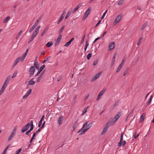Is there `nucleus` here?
Segmentation results:
<instances>
[{
	"label": "nucleus",
	"instance_id": "1",
	"mask_svg": "<svg viewBox=\"0 0 154 154\" xmlns=\"http://www.w3.org/2000/svg\"><path fill=\"white\" fill-rule=\"evenodd\" d=\"M9 80L8 78H7L5 80L2 86V87L0 90V95H1L3 93L5 89L6 88L8 84Z\"/></svg>",
	"mask_w": 154,
	"mask_h": 154
},
{
	"label": "nucleus",
	"instance_id": "2",
	"mask_svg": "<svg viewBox=\"0 0 154 154\" xmlns=\"http://www.w3.org/2000/svg\"><path fill=\"white\" fill-rule=\"evenodd\" d=\"M122 18V16L121 15L119 14L118 15L114 20L112 23V26H116L117 23L120 21Z\"/></svg>",
	"mask_w": 154,
	"mask_h": 154
},
{
	"label": "nucleus",
	"instance_id": "3",
	"mask_svg": "<svg viewBox=\"0 0 154 154\" xmlns=\"http://www.w3.org/2000/svg\"><path fill=\"white\" fill-rule=\"evenodd\" d=\"M92 124V122H91L88 124L85 127V128L79 134L82 135L84 134L87 130H88L91 127Z\"/></svg>",
	"mask_w": 154,
	"mask_h": 154
},
{
	"label": "nucleus",
	"instance_id": "4",
	"mask_svg": "<svg viewBox=\"0 0 154 154\" xmlns=\"http://www.w3.org/2000/svg\"><path fill=\"white\" fill-rule=\"evenodd\" d=\"M91 10V7H89L88 8L87 10L85 12L84 15L82 18V20H85L88 17V15L90 14Z\"/></svg>",
	"mask_w": 154,
	"mask_h": 154
},
{
	"label": "nucleus",
	"instance_id": "5",
	"mask_svg": "<svg viewBox=\"0 0 154 154\" xmlns=\"http://www.w3.org/2000/svg\"><path fill=\"white\" fill-rule=\"evenodd\" d=\"M40 28V26H38L32 32L31 36L35 38L39 32V29Z\"/></svg>",
	"mask_w": 154,
	"mask_h": 154
},
{
	"label": "nucleus",
	"instance_id": "6",
	"mask_svg": "<svg viewBox=\"0 0 154 154\" xmlns=\"http://www.w3.org/2000/svg\"><path fill=\"white\" fill-rule=\"evenodd\" d=\"M35 68L34 66H32L30 67L29 71V76L33 75L35 72Z\"/></svg>",
	"mask_w": 154,
	"mask_h": 154
},
{
	"label": "nucleus",
	"instance_id": "7",
	"mask_svg": "<svg viewBox=\"0 0 154 154\" xmlns=\"http://www.w3.org/2000/svg\"><path fill=\"white\" fill-rule=\"evenodd\" d=\"M30 126L29 123L26 125L23 126V128L21 130V131L22 133H24L27 130Z\"/></svg>",
	"mask_w": 154,
	"mask_h": 154
},
{
	"label": "nucleus",
	"instance_id": "8",
	"mask_svg": "<svg viewBox=\"0 0 154 154\" xmlns=\"http://www.w3.org/2000/svg\"><path fill=\"white\" fill-rule=\"evenodd\" d=\"M116 122V120H115V119L113 118H111L108 122L107 124V125L109 124L110 125H113Z\"/></svg>",
	"mask_w": 154,
	"mask_h": 154
},
{
	"label": "nucleus",
	"instance_id": "9",
	"mask_svg": "<svg viewBox=\"0 0 154 154\" xmlns=\"http://www.w3.org/2000/svg\"><path fill=\"white\" fill-rule=\"evenodd\" d=\"M101 74V72H100L95 75L94 76L92 79L91 81L94 82L96 80V79L100 77Z\"/></svg>",
	"mask_w": 154,
	"mask_h": 154
},
{
	"label": "nucleus",
	"instance_id": "10",
	"mask_svg": "<svg viewBox=\"0 0 154 154\" xmlns=\"http://www.w3.org/2000/svg\"><path fill=\"white\" fill-rule=\"evenodd\" d=\"M115 48V43L114 42H112L110 43L109 46L108 50H111L114 49Z\"/></svg>",
	"mask_w": 154,
	"mask_h": 154
},
{
	"label": "nucleus",
	"instance_id": "11",
	"mask_svg": "<svg viewBox=\"0 0 154 154\" xmlns=\"http://www.w3.org/2000/svg\"><path fill=\"white\" fill-rule=\"evenodd\" d=\"M89 122V121H87L85 122L83 124V125L82 126V128L80 129L77 132L78 133H79L81 131H82L84 129V128L85 127V126L86 125L88 124V123Z\"/></svg>",
	"mask_w": 154,
	"mask_h": 154
},
{
	"label": "nucleus",
	"instance_id": "12",
	"mask_svg": "<svg viewBox=\"0 0 154 154\" xmlns=\"http://www.w3.org/2000/svg\"><path fill=\"white\" fill-rule=\"evenodd\" d=\"M89 122V121H87L85 122L83 124V125L82 126V128L80 129L77 132L78 133H79L81 131H82L84 129V128L85 127V126L86 125L88 124V123Z\"/></svg>",
	"mask_w": 154,
	"mask_h": 154
},
{
	"label": "nucleus",
	"instance_id": "13",
	"mask_svg": "<svg viewBox=\"0 0 154 154\" xmlns=\"http://www.w3.org/2000/svg\"><path fill=\"white\" fill-rule=\"evenodd\" d=\"M89 122V121H87L85 122L83 124V125L82 126V128L80 129L77 132L78 133H79L81 131H82L84 129V128L85 127V126L86 125L88 124V123Z\"/></svg>",
	"mask_w": 154,
	"mask_h": 154
},
{
	"label": "nucleus",
	"instance_id": "14",
	"mask_svg": "<svg viewBox=\"0 0 154 154\" xmlns=\"http://www.w3.org/2000/svg\"><path fill=\"white\" fill-rule=\"evenodd\" d=\"M32 89H30L28 91L26 94L23 96V99L26 98L31 93Z\"/></svg>",
	"mask_w": 154,
	"mask_h": 154
},
{
	"label": "nucleus",
	"instance_id": "15",
	"mask_svg": "<svg viewBox=\"0 0 154 154\" xmlns=\"http://www.w3.org/2000/svg\"><path fill=\"white\" fill-rule=\"evenodd\" d=\"M108 125L106 124L105 127L103 129V130L101 132V134L102 135L104 134L107 131L108 128Z\"/></svg>",
	"mask_w": 154,
	"mask_h": 154
},
{
	"label": "nucleus",
	"instance_id": "16",
	"mask_svg": "<svg viewBox=\"0 0 154 154\" xmlns=\"http://www.w3.org/2000/svg\"><path fill=\"white\" fill-rule=\"evenodd\" d=\"M63 117L62 116H60L57 121V123L59 125L61 124L63 121Z\"/></svg>",
	"mask_w": 154,
	"mask_h": 154
},
{
	"label": "nucleus",
	"instance_id": "17",
	"mask_svg": "<svg viewBox=\"0 0 154 154\" xmlns=\"http://www.w3.org/2000/svg\"><path fill=\"white\" fill-rule=\"evenodd\" d=\"M81 6L82 4L81 3L79 4L72 11V13H74L76 12L79 8Z\"/></svg>",
	"mask_w": 154,
	"mask_h": 154
},
{
	"label": "nucleus",
	"instance_id": "18",
	"mask_svg": "<svg viewBox=\"0 0 154 154\" xmlns=\"http://www.w3.org/2000/svg\"><path fill=\"white\" fill-rule=\"evenodd\" d=\"M15 135V133H14L13 132H11L8 137V141H10L11 140L13 139L14 136Z\"/></svg>",
	"mask_w": 154,
	"mask_h": 154
},
{
	"label": "nucleus",
	"instance_id": "19",
	"mask_svg": "<svg viewBox=\"0 0 154 154\" xmlns=\"http://www.w3.org/2000/svg\"><path fill=\"white\" fill-rule=\"evenodd\" d=\"M120 142V141L118 143V146H124L125 144H126V142L125 140L124 141H121V142Z\"/></svg>",
	"mask_w": 154,
	"mask_h": 154
},
{
	"label": "nucleus",
	"instance_id": "20",
	"mask_svg": "<svg viewBox=\"0 0 154 154\" xmlns=\"http://www.w3.org/2000/svg\"><path fill=\"white\" fill-rule=\"evenodd\" d=\"M34 78L31 79L29 82L28 85H33L35 84V82L33 81Z\"/></svg>",
	"mask_w": 154,
	"mask_h": 154
},
{
	"label": "nucleus",
	"instance_id": "21",
	"mask_svg": "<svg viewBox=\"0 0 154 154\" xmlns=\"http://www.w3.org/2000/svg\"><path fill=\"white\" fill-rule=\"evenodd\" d=\"M41 18H39L35 22V23H34V24L33 26H34L35 27H36V26L38 25L39 23V22L41 21Z\"/></svg>",
	"mask_w": 154,
	"mask_h": 154
},
{
	"label": "nucleus",
	"instance_id": "22",
	"mask_svg": "<svg viewBox=\"0 0 154 154\" xmlns=\"http://www.w3.org/2000/svg\"><path fill=\"white\" fill-rule=\"evenodd\" d=\"M148 25V23L147 22H146L142 26L141 28V30H142L144 29Z\"/></svg>",
	"mask_w": 154,
	"mask_h": 154
},
{
	"label": "nucleus",
	"instance_id": "23",
	"mask_svg": "<svg viewBox=\"0 0 154 154\" xmlns=\"http://www.w3.org/2000/svg\"><path fill=\"white\" fill-rule=\"evenodd\" d=\"M121 116V113L120 112H119L117 115H116L113 118L115 119V120H116V121Z\"/></svg>",
	"mask_w": 154,
	"mask_h": 154
},
{
	"label": "nucleus",
	"instance_id": "24",
	"mask_svg": "<svg viewBox=\"0 0 154 154\" xmlns=\"http://www.w3.org/2000/svg\"><path fill=\"white\" fill-rule=\"evenodd\" d=\"M43 75L44 74L43 73V72H42L40 74V75L39 76V77H38V79H37V82H38L41 81V79H42L43 76Z\"/></svg>",
	"mask_w": 154,
	"mask_h": 154
},
{
	"label": "nucleus",
	"instance_id": "25",
	"mask_svg": "<svg viewBox=\"0 0 154 154\" xmlns=\"http://www.w3.org/2000/svg\"><path fill=\"white\" fill-rule=\"evenodd\" d=\"M116 53H115L113 54V56L112 57V62H111V65L112 66H113L115 63V58H116Z\"/></svg>",
	"mask_w": 154,
	"mask_h": 154
},
{
	"label": "nucleus",
	"instance_id": "26",
	"mask_svg": "<svg viewBox=\"0 0 154 154\" xmlns=\"http://www.w3.org/2000/svg\"><path fill=\"white\" fill-rule=\"evenodd\" d=\"M25 57L23 55V56L22 57H18L17 58L19 60V61H20L21 62H23L24 60Z\"/></svg>",
	"mask_w": 154,
	"mask_h": 154
},
{
	"label": "nucleus",
	"instance_id": "27",
	"mask_svg": "<svg viewBox=\"0 0 154 154\" xmlns=\"http://www.w3.org/2000/svg\"><path fill=\"white\" fill-rule=\"evenodd\" d=\"M78 126V123L77 120L74 123V125L72 126V128L73 129H76Z\"/></svg>",
	"mask_w": 154,
	"mask_h": 154
},
{
	"label": "nucleus",
	"instance_id": "28",
	"mask_svg": "<svg viewBox=\"0 0 154 154\" xmlns=\"http://www.w3.org/2000/svg\"><path fill=\"white\" fill-rule=\"evenodd\" d=\"M19 60L17 58L15 60L13 64V67H14L19 62Z\"/></svg>",
	"mask_w": 154,
	"mask_h": 154
},
{
	"label": "nucleus",
	"instance_id": "29",
	"mask_svg": "<svg viewBox=\"0 0 154 154\" xmlns=\"http://www.w3.org/2000/svg\"><path fill=\"white\" fill-rule=\"evenodd\" d=\"M10 19V17L9 16H8L5 18L3 20V23H7L8 21Z\"/></svg>",
	"mask_w": 154,
	"mask_h": 154
},
{
	"label": "nucleus",
	"instance_id": "30",
	"mask_svg": "<svg viewBox=\"0 0 154 154\" xmlns=\"http://www.w3.org/2000/svg\"><path fill=\"white\" fill-rule=\"evenodd\" d=\"M145 116V114L143 113L140 116V121H143L144 120Z\"/></svg>",
	"mask_w": 154,
	"mask_h": 154
},
{
	"label": "nucleus",
	"instance_id": "31",
	"mask_svg": "<svg viewBox=\"0 0 154 154\" xmlns=\"http://www.w3.org/2000/svg\"><path fill=\"white\" fill-rule=\"evenodd\" d=\"M33 121H32L30 123V128L29 129V130L31 131L33 129Z\"/></svg>",
	"mask_w": 154,
	"mask_h": 154
},
{
	"label": "nucleus",
	"instance_id": "32",
	"mask_svg": "<svg viewBox=\"0 0 154 154\" xmlns=\"http://www.w3.org/2000/svg\"><path fill=\"white\" fill-rule=\"evenodd\" d=\"M64 28V26H63L61 28L59 29L58 31V34H60L63 30Z\"/></svg>",
	"mask_w": 154,
	"mask_h": 154
},
{
	"label": "nucleus",
	"instance_id": "33",
	"mask_svg": "<svg viewBox=\"0 0 154 154\" xmlns=\"http://www.w3.org/2000/svg\"><path fill=\"white\" fill-rule=\"evenodd\" d=\"M71 14V11H69L67 13V14L66 15V16L65 17V19H67L69 17Z\"/></svg>",
	"mask_w": 154,
	"mask_h": 154
},
{
	"label": "nucleus",
	"instance_id": "34",
	"mask_svg": "<svg viewBox=\"0 0 154 154\" xmlns=\"http://www.w3.org/2000/svg\"><path fill=\"white\" fill-rule=\"evenodd\" d=\"M53 45V43L51 42H49L47 43L46 45L48 47H49Z\"/></svg>",
	"mask_w": 154,
	"mask_h": 154
},
{
	"label": "nucleus",
	"instance_id": "35",
	"mask_svg": "<svg viewBox=\"0 0 154 154\" xmlns=\"http://www.w3.org/2000/svg\"><path fill=\"white\" fill-rule=\"evenodd\" d=\"M152 97H153V96L152 95H151L147 103V104L148 105H149L150 104L151 101H152Z\"/></svg>",
	"mask_w": 154,
	"mask_h": 154
},
{
	"label": "nucleus",
	"instance_id": "36",
	"mask_svg": "<svg viewBox=\"0 0 154 154\" xmlns=\"http://www.w3.org/2000/svg\"><path fill=\"white\" fill-rule=\"evenodd\" d=\"M88 106L87 108H85L83 110L82 115H83L88 110Z\"/></svg>",
	"mask_w": 154,
	"mask_h": 154
},
{
	"label": "nucleus",
	"instance_id": "37",
	"mask_svg": "<svg viewBox=\"0 0 154 154\" xmlns=\"http://www.w3.org/2000/svg\"><path fill=\"white\" fill-rule=\"evenodd\" d=\"M105 91H106V89H103L99 93V94L101 96L104 93Z\"/></svg>",
	"mask_w": 154,
	"mask_h": 154
},
{
	"label": "nucleus",
	"instance_id": "38",
	"mask_svg": "<svg viewBox=\"0 0 154 154\" xmlns=\"http://www.w3.org/2000/svg\"><path fill=\"white\" fill-rule=\"evenodd\" d=\"M65 14L66 12L65 11H63L62 13V14L60 18L63 20V17H64Z\"/></svg>",
	"mask_w": 154,
	"mask_h": 154
},
{
	"label": "nucleus",
	"instance_id": "39",
	"mask_svg": "<svg viewBox=\"0 0 154 154\" xmlns=\"http://www.w3.org/2000/svg\"><path fill=\"white\" fill-rule=\"evenodd\" d=\"M123 66L121 64H120L119 66L118 67V68L116 70V72H119V71L122 68V67Z\"/></svg>",
	"mask_w": 154,
	"mask_h": 154
},
{
	"label": "nucleus",
	"instance_id": "40",
	"mask_svg": "<svg viewBox=\"0 0 154 154\" xmlns=\"http://www.w3.org/2000/svg\"><path fill=\"white\" fill-rule=\"evenodd\" d=\"M22 30H20L18 33V34H17V35L16 36V39H17L20 36V35H21V34L22 33Z\"/></svg>",
	"mask_w": 154,
	"mask_h": 154
},
{
	"label": "nucleus",
	"instance_id": "41",
	"mask_svg": "<svg viewBox=\"0 0 154 154\" xmlns=\"http://www.w3.org/2000/svg\"><path fill=\"white\" fill-rule=\"evenodd\" d=\"M62 38V35H60L59 37H58V38H57L56 41H57L58 42H60Z\"/></svg>",
	"mask_w": 154,
	"mask_h": 154
},
{
	"label": "nucleus",
	"instance_id": "42",
	"mask_svg": "<svg viewBox=\"0 0 154 154\" xmlns=\"http://www.w3.org/2000/svg\"><path fill=\"white\" fill-rule=\"evenodd\" d=\"M88 45H89V43L87 41H86V44H85V48H84V49H85V51H86V49H87Z\"/></svg>",
	"mask_w": 154,
	"mask_h": 154
},
{
	"label": "nucleus",
	"instance_id": "43",
	"mask_svg": "<svg viewBox=\"0 0 154 154\" xmlns=\"http://www.w3.org/2000/svg\"><path fill=\"white\" fill-rule=\"evenodd\" d=\"M133 111H131V112H130L129 113L128 115V116H127L126 118V119H125V121H127V120L128 119L129 117L133 113Z\"/></svg>",
	"mask_w": 154,
	"mask_h": 154
},
{
	"label": "nucleus",
	"instance_id": "44",
	"mask_svg": "<svg viewBox=\"0 0 154 154\" xmlns=\"http://www.w3.org/2000/svg\"><path fill=\"white\" fill-rule=\"evenodd\" d=\"M35 28V27L33 25L29 29V32L30 33Z\"/></svg>",
	"mask_w": 154,
	"mask_h": 154
},
{
	"label": "nucleus",
	"instance_id": "45",
	"mask_svg": "<svg viewBox=\"0 0 154 154\" xmlns=\"http://www.w3.org/2000/svg\"><path fill=\"white\" fill-rule=\"evenodd\" d=\"M17 71H15L14 73H13V75H12V78H13L14 77H15L16 75H17Z\"/></svg>",
	"mask_w": 154,
	"mask_h": 154
},
{
	"label": "nucleus",
	"instance_id": "46",
	"mask_svg": "<svg viewBox=\"0 0 154 154\" xmlns=\"http://www.w3.org/2000/svg\"><path fill=\"white\" fill-rule=\"evenodd\" d=\"M126 60V57L124 58L123 59H122V62H121L120 64L122 65L123 66Z\"/></svg>",
	"mask_w": 154,
	"mask_h": 154
},
{
	"label": "nucleus",
	"instance_id": "47",
	"mask_svg": "<svg viewBox=\"0 0 154 154\" xmlns=\"http://www.w3.org/2000/svg\"><path fill=\"white\" fill-rule=\"evenodd\" d=\"M48 30V29H45L43 31L42 34H41V36H42L44 34H45V33L46 32V31H47Z\"/></svg>",
	"mask_w": 154,
	"mask_h": 154
},
{
	"label": "nucleus",
	"instance_id": "48",
	"mask_svg": "<svg viewBox=\"0 0 154 154\" xmlns=\"http://www.w3.org/2000/svg\"><path fill=\"white\" fill-rule=\"evenodd\" d=\"M124 0H120L118 2V4L119 5H121L123 4Z\"/></svg>",
	"mask_w": 154,
	"mask_h": 154
},
{
	"label": "nucleus",
	"instance_id": "49",
	"mask_svg": "<svg viewBox=\"0 0 154 154\" xmlns=\"http://www.w3.org/2000/svg\"><path fill=\"white\" fill-rule=\"evenodd\" d=\"M9 147V146H8L4 150V151L2 153V154H6V152H7V150L8 149Z\"/></svg>",
	"mask_w": 154,
	"mask_h": 154
},
{
	"label": "nucleus",
	"instance_id": "50",
	"mask_svg": "<svg viewBox=\"0 0 154 154\" xmlns=\"http://www.w3.org/2000/svg\"><path fill=\"white\" fill-rule=\"evenodd\" d=\"M91 57V53H89L88 54L87 56V59L88 60H89L90 59V58Z\"/></svg>",
	"mask_w": 154,
	"mask_h": 154
},
{
	"label": "nucleus",
	"instance_id": "51",
	"mask_svg": "<svg viewBox=\"0 0 154 154\" xmlns=\"http://www.w3.org/2000/svg\"><path fill=\"white\" fill-rule=\"evenodd\" d=\"M34 38L31 36V37L30 38L29 41V43L31 42L34 39Z\"/></svg>",
	"mask_w": 154,
	"mask_h": 154
},
{
	"label": "nucleus",
	"instance_id": "52",
	"mask_svg": "<svg viewBox=\"0 0 154 154\" xmlns=\"http://www.w3.org/2000/svg\"><path fill=\"white\" fill-rule=\"evenodd\" d=\"M71 44L70 42L69 41L68 42H66L64 45V46L66 47H67L68 46Z\"/></svg>",
	"mask_w": 154,
	"mask_h": 154
},
{
	"label": "nucleus",
	"instance_id": "53",
	"mask_svg": "<svg viewBox=\"0 0 154 154\" xmlns=\"http://www.w3.org/2000/svg\"><path fill=\"white\" fill-rule=\"evenodd\" d=\"M124 133H122L121 134V138H120V142H121V141H123V137Z\"/></svg>",
	"mask_w": 154,
	"mask_h": 154
},
{
	"label": "nucleus",
	"instance_id": "54",
	"mask_svg": "<svg viewBox=\"0 0 154 154\" xmlns=\"http://www.w3.org/2000/svg\"><path fill=\"white\" fill-rule=\"evenodd\" d=\"M28 51V49H27L25 53L23 54V55L25 57H26Z\"/></svg>",
	"mask_w": 154,
	"mask_h": 154
},
{
	"label": "nucleus",
	"instance_id": "55",
	"mask_svg": "<svg viewBox=\"0 0 154 154\" xmlns=\"http://www.w3.org/2000/svg\"><path fill=\"white\" fill-rule=\"evenodd\" d=\"M43 120H40V121H39V122H38V127H40L42 123V121Z\"/></svg>",
	"mask_w": 154,
	"mask_h": 154
},
{
	"label": "nucleus",
	"instance_id": "56",
	"mask_svg": "<svg viewBox=\"0 0 154 154\" xmlns=\"http://www.w3.org/2000/svg\"><path fill=\"white\" fill-rule=\"evenodd\" d=\"M107 32L106 31H104L103 33L102 34V35L100 37V38H102L104 36V35Z\"/></svg>",
	"mask_w": 154,
	"mask_h": 154
},
{
	"label": "nucleus",
	"instance_id": "57",
	"mask_svg": "<svg viewBox=\"0 0 154 154\" xmlns=\"http://www.w3.org/2000/svg\"><path fill=\"white\" fill-rule=\"evenodd\" d=\"M34 65L36 67V68L37 69H38V68L39 67V64H38L37 63H34Z\"/></svg>",
	"mask_w": 154,
	"mask_h": 154
},
{
	"label": "nucleus",
	"instance_id": "58",
	"mask_svg": "<svg viewBox=\"0 0 154 154\" xmlns=\"http://www.w3.org/2000/svg\"><path fill=\"white\" fill-rule=\"evenodd\" d=\"M45 67V65H42V66H41L40 67L39 70L40 71H42V70Z\"/></svg>",
	"mask_w": 154,
	"mask_h": 154
},
{
	"label": "nucleus",
	"instance_id": "59",
	"mask_svg": "<svg viewBox=\"0 0 154 154\" xmlns=\"http://www.w3.org/2000/svg\"><path fill=\"white\" fill-rule=\"evenodd\" d=\"M98 63V60H96L94 61L93 63V65L94 66H95Z\"/></svg>",
	"mask_w": 154,
	"mask_h": 154
},
{
	"label": "nucleus",
	"instance_id": "60",
	"mask_svg": "<svg viewBox=\"0 0 154 154\" xmlns=\"http://www.w3.org/2000/svg\"><path fill=\"white\" fill-rule=\"evenodd\" d=\"M85 38V35H84L83 37H82V39L81 40V43H82L84 41V39Z\"/></svg>",
	"mask_w": 154,
	"mask_h": 154
},
{
	"label": "nucleus",
	"instance_id": "61",
	"mask_svg": "<svg viewBox=\"0 0 154 154\" xmlns=\"http://www.w3.org/2000/svg\"><path fill=\"white\" fill-rule=\"evenodd\" d=\"M17 128L16 127H15L14 129L13 130L12 132H13L14 133L16 134V131Z\"/></svg>",
	"mask_w": 154,
	"mask_h": 154
},
{
	"label": "nucleus",
	"instance_id": "62",
	"mask_svg": "<svg viewBox=\"0 0 154 154\" xmlns=\"http://www.w3.org/2000/svg\"><path fill=\"white\" fill-rule=\"evenodd\" d=\"M128 72V70H125L123 76H125V75H126V74H127Z\"/></svg>",
	"mask_w": 154,
	"mask_h": 154
},
{
	"label": "nucleus",
	"instance_id": "63",
	"mask_svg": "<svg viewBox=\"0 0 154 154\" xmlns=\"http://www.w3.org/2000/svg\"><path fill=\"white\" fill-rule=\"evenodd\" d=\"M45 124V121H44L41 126V127L40 128L41 129H42L43 128V127H44Z\"/></svg>",
	"mask_w": 154,
	"mask_h": 154
},
{
	"label": "nucleus",
	"instance_id": "64",
	"mask_svg": "<svg viewBox=\"0 0 154 154\" xmlns=\"http://www.w3.org/2000/svg\"><path fill=\"white\" fill-rule=\"evenodd\" d=\"M41 71H40L39 70V71H38V72H37L36 75H35V76H37L41 72Z\"/></svg>",
	"mask_w": 154,
	"mask_h": 154
}]
</instances>
